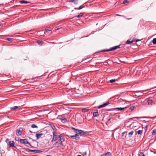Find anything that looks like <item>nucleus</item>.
I'll return each instance as SVG.
<instances>
[{"label": "nucleus", "mask_w": 156, "mask_h": 156, "mask_svg": "<svg viewBox=\"0 0 156 156\" xmlns=\"http://www.w3.org/2000/svg\"><path fill=\"white\" fill-rule=\"evenodd\" d=\"M19 2L21 4H28V5H29L30 3V2H28L24 0L20 1Z\"/></svg>", "instance_id": "11"}, {"label": "nucleus", "mask_w": 156, "mask_h": 156, "mask_svg": "<svg viewBox=\"0 0 156 156\" xmlns=\"http://www.w3.org/2000/svg\"><path fill=\"white\" fill-rule=\"evenodd\" d=\"M84 7V6H82V5L80 6L78 8V9L80 10L82 9V8Z\"/></svg>", "instance_id": "34"}, {"label": "nucleus", "mask_w": 156, "mask_h": 156, "mask_svg": "<svg viewBox=\"0 0 156 156\" xmlns=\"http://www.w3.org/2000/svg\"><path fill=\"white\" fill-rule=\"evenodd\" d=\"M7 40L9 41H12L13 40V39L12 38H8L7 39Z\"/></svg>", "instance_id": "35"}, {"label": "nucleus", "mask_w": 156, "mask_h": 156, "mask_svg": "<svg viewBox=\"0 0 156 156\" xmlns=\"http://www.w3.org/2000/svg\"><path fill=\"white\" fill-rule=\"evenodd\" d=\"M125 133V132H124L122 133V136H123L124 135Z\"/></svg>", "instance_id": "39"}, {"label": "nucleus", "mask_w": 156, "mask_h": 156, "mask_svg": "<svg viewBox=\"0 0 156 156\" xmlns=\"http://www.w3.org/2000/svg\"><path fill=\"white\" fill-rule=\"evenodd\" d=\"M31 152H34L35 153H40L41 152V151L40 150H29Z\"/></svg>", "instance_id": "17"}, {"label": "nucleus", "mask_w": 156, "mask_h": 156, "mask_svg": "<svg viewBox=\"0 0 156 156\" xmlns=\"http://www.w3.org/2000/svg\"><path fill=\"white\" fill-rule=\"evenodd\" d=\"M139 156H145L143 152H140Z\"/></svg>", "instance_id": "33"}, {"label": "nucleus", "mask_w": 156, "mask_h": 156, "mask_svg": "<svg viewBox=\"0 0 156 156\" xmlns=\"http://www.w3.org/2000/svg\"><path fill=\"white\" fill-rule=\"evenodd\" d=\"M129 3V2L127 0L124 1L122 2V3L124 4H127Z\"/></svg>", "instance_id": "27"}, {"label": "nucleus", "mask_w": 156, "mask_h": 156, "mask_svg": "<svg viewBox=\"0 0 156 156\" xmlns=\"http://www.w3.org/2000/svg\"><path fill=\"white\" fill-rule=\"evenodd\" d=\"M62 140H58L55 143V145L57 147H60L62 146Z\"/></svg>", "instance_id": "5"}, {"label": "nucleus", "mask_w": 156, "mask_h": 156, "mask_svg": "<svg viewBox=\"0 0 156 156\" xmlns=\"http://www.w3.org/2000/svg\"><path fill=\"white\" fill-rule=\"evenodd\" d=\"M37 42L38 44H39V45L41 46L43 45V42L42 41L38 40L37 41Z\"/></svg>", "instance_id": "20"}, {"label": "nucleus", "mask_w": 156, "mask_h": 156, "mask_svg": "<svg viewBox=\"0 0 156 156\" xmlns=\"http://www.w3.org/2000/svg\"><path fill=\"white\" fill-rule=\"evenodd\" d=\"M31 127L32 128H38V127L35 124H32L31 125Z\"/></svg>", "instance_id": "24"}, {"label": "nucleus", "mask_w": 156, "mask_h": 156, "mask_svg": "<svg viewBox=\"0 0 156 156\" xmlns=\"http://www.w3.org/2000/svg\"><path fill=\"white\" fill-rule=\"evenodd\" d=\"M47 156H51L48 155H47Z\"/></svg>", "instance_id": "47"}, {"label": "nucleus", "mask_w": 156, "mask_h": 156, "mask_svg": "<svg viewBox=\"0 0 156 156\" xmlns=\"http://www.w3.org/2000/svg\"><path fill=\"white\" fill-rule=\"evenodd\" d=\"M61 121L63 123H65L67 121L66 119L65 118L62 117L61 119Z\"/></svg>", "instance_id": "19"}, {"label": "nucleus", "mask_w": 156, "mask_h": 156, "mask_svg": "<svg viewBox=\"0 0 156 156\" xmlns=\"http://www.w3.org/2000/svg\"><path fill=\"white\" fill-rule=\"evenodd\" d=\"M83 16V13L80 12V13L78 15V16H76V17H77V18H80L81 17H82Z\"/></svg>", "instance_id": "22"}, {"label": "nucleus", "mask_w": 156, "mask_h": 156, "mask_svg": "<svg viewBox=\"0 0 156 156\" xmlns=\"http://www.w3.org/2000/svg\"><path fill=\"white\" fill-rule=\"evenodd\" d=\"M84 154H86V152H85L84 153Z\"/></svg>", "instance_id": "43"}, {"label": "nucleus", "mask_w": 156, "mask_h": 156, "mask_svg": "<svg viewBox=\"0 0 156 156\" xmlns=\"http://www.w3.org/2000/svg\"><path fill=\"white\" fill-rule=\"evenodd\" d=\"M156 138H155V140H154V141H156Z\"/></svg>", "instance_id": "45"}, {"label": "nucleus", "mask_w": 156, "mask_h": 156, "mask_svg": "<svg viewBox=\"0 0 156 156\" xmlns=\"http://www.w3.org/2000/svg\"><path fill=\"white\" fill-rule=\"evenodd\" d=\"M5 141L7 143L8 142V144L9 145V147H15V146H14V142L13 141H9V140L8 139H7Z\"/></svg>", "instance_id": "4"}, {"label": "nucleus", "mask_w": 156, "mask_h": 156, "mask_svg": "<svg viewBox=\"0 0 156 156\" xmlns=\"http://www.w3.org/2000/svg\"><path fill=\"white\" fill-rule=\"evenodd\" d=\"M33 156H37V155H33Z\"/></svg>", "instance_id": "44"}, {"label": "nucleus", "mask_w": 156, "mask_h": 156, "mask_svg": "<svg viewBox=\"0 0 156 156\" xmlns=\"http://www.w3.org/2000/svg\"><path fill=\"white\" fill-rule=\"evenodd\" d=\"M152 43L153 44H156V38H154L153 39L152 41Z\"/></svg>", "instance_id": "28"}, {"label": "nucleus", "mask_w": 156, "mask_h": 156, "mask_svg": "<svg viewBox=\"0 0 156 156\" xmlns=\"http://www.w3.org/2000/svg\"><path fill=\"white\" fill-rule=\"evenodd\" d=\"M136 132L138 134H140L142 133V131L141 130H139Z\"/></svg>", "instance_id": "29"}, {"label": "nucleus", "mask_w": 156, "mask_h": 156, "mask_svg": "<svg viewBox=\"0 0 156 156\" xmlns=\"http://www.w3.org/2000/svg\"><path fill=\"white\" fill-rule=\"evenodd\" d=\"M59 29V28H57V30H58Z\"/></svg>", "instance_id": "46"}, {"label": "nucleus", "mask_w": 156, "mask_h": 156, "mask_svg": "<svg viewBox=\"0 0 156 156\" xmlns=\"http://www.w3.org/2000/svg\"><path fill=\"white\" fill-rule=\"evenodd\" d=\"M18 108V107L17 106H15L11 108V109L15 110Z\"/></svg>", "instance_id": "31"}, {"label": "nucleus", "mask_w": 156, "mask_h": 156, "mask_svg": "<svg viewBox=\"0 0 156 156\" xmlns=\"http://www.w3.org/2000/svg\"><path fill=\"white\" fill-rule=\"evenodd\" d=\"M125 108H121V107L117 108H116V109L117 110H120V111H121V110H124L125 109Z\"/></svg>", "instance_id": "23"}, {"label": "nucleus", "mask_w": 156, "mask_h": 156, "mask_svg": "<svg viewBox=\"0 0 156 156\" xmlns=\"http://www.w3.org/2000/svg\"><path fill=\"white\" fill-rule=\"evenodd\" d=\"M120 48L119 46H115L110 48L109 49L104 50L102 51L106 52L109 51H112Z\"/></svg>", "instance_id": "2"}, {"label": "nucleus", "mask_w": 156, "mask_h": 156, "mask_svg": "<svg viewBox=\"0 0 156 156\" xmlns=\"http://www.w3.org/2000/svg\"><path fill=\"white\" fill-rule=\"evenodd\" d=\"M133 42V41H130L129 40H128L126 42V43L127 44H132Z\"/></svg>", "instance_id": "26"}, {"label": "nucleus", "mask_w": 156, "mask_h": 156, "mask_svg": "<svg viewBox=\"0 0 156 156\" xmlns=\"http://www.w3.org/2000/svg\"><path fill=\"white\" fill-rule=\"evenodd\" d=\"M50 30H49V29H46L45 30V31L46 32H48V31H50Z\"/></svg>", "instance_id": "38"}, {"label": "nucleus", "mask_w": 156, "mask_h": 156, "mask_svg": "<svg viewBox=\"0 0 156 156\" xmlns=\"http://www.w3.org/2000/svg\"><path fill=\"white\" fill-rule=\"evenodd\" d=\"M19 141L22 144H27L31 147H32L30 143L27 141V139H20Z\"/></svg>", "instance_id": "3"}, {"label": "nucleus", "mask_w": 156, "mask_h": 156, "mask_svg": "<svg viewBox=\"0 0 156 156\" xmlns=\"http://www.w3.org/2000/svg\"><path fill=\"white\" fill-rule=\"evenodd\" d=\"M148 104L149 105H151L153 103V101L151 99H149L147 101Z\"/></svg>", "instance_id": "12"}, {"label": "nucleus", "mask_w": 156, "mask_h": 156, "mask_svg": "<svg viewBox=\"0 0 156 156\" xmlns=\"http://www.w3.org/2000/svg\"><path fill=\"white\" fill-rule=\"evenodd\" d=\"M152 134L153 135L156 134V129H154L153 130Z\"/></svg>", "instance_id": "30"}, {"label": "nucleus", "mask_w": 156, "mask_h": 156, "mask_svg": "<svg viewBox=\"0 0 156 156\" xmlns=\"http://www.w3.org/2000/svg\"><path fill=\"white\" fill-rule=\"evenodd\" d=\"M89 110V108H85L82 109V112H83L85 113L88 112Z\"/></svg>", "instance_id": "14"}, {"label": "nucleus", "mask_w": 156, "mask_h": 156, "mask_svg": "<svg viewBox=\"0 0 156 156\" xmlns=\"http://www.w3.org/2000/svg\"><path fill=\"white\" fill-rule=\"evenodd\" d=\"M101 156H111V154L110 152H108L105 154H102Z\"/></svg>", "instance_id": "16"}, {"label": "nucleus", "mask_w": 156, "mask_h": 156, "mask_svg": "<svg viewBox=\"0 0 156 156\" xmlns=\"http://www.w3.org/2000/svg\"><path fill=\"white\" fill-rule=\"evenodd\" d=\"M72 129L74 130V131L77 133L81 134L83 132V130H79L74 128H72Z\"/></svg>", "instance_id": "8"}, {"label": "nucleus", "mask_w": 156, "mask_h": 156, "mask_svg": "<svg viewBox=\"0 0 156 156\" xmlns=\"http://www.w3.org/2000/svg\"><path fill=\"white\" fill-rule=\"evenodd\" d=\"M50 125L51 126V127L52 129L54 130V131L55 130V129H56L55 126H54V125L52 123L51 124H50Z\"/></svg>", "instance_id": "21"}, {"label": "nucleus", "mask_w": 156, "mask_h": 156, "mask_svg": "<svg viewBox=\"0 0 156 156\" xmlns=\"http://www.w3.org/2000/svg\"><path fill=\"white\" fill-rule=\"evenodd\" d=\"M133 131H131L129 133V137H131L133 135Z\"/></svg>", "instance_id": "25"}, {"label": "nucleus", "mask_w": 156, "mask_h": 156, "mask_svg": "<svg viewBox=\"0 0 156 156\" xmlns=\"http://www.w3.org/2000/svg\"><path fill=\"white\" fill-rule=\"evenodd\" d=\"M144 91H136V93H137L135 95V96L140 97L143 95Z\"/></svg>", "instance_id": "6"}, {"label": "nucleus", "mask_w": 156, "mask_h": 156, "mask_svg": "<svg viewBox=\"0 0 156 156\" xmlns=\"http://www.w3.org/2000/svg\"><path fill=\"white\" fill-rule=\"evenodd\" d=\"M74 9H78V8H74Z\"/></svg>", "instance_id": "41"}, {"label": "nucleus", "mask_w": 156, "mask_h": 156, "mask_svg": "<svg viewBox=\"0 0 156 156\" xmlns=\"http://www.w3.org/2000/svg\"><path fill=\"white\" fill-rule=\"evenodd\" d=\"M59 140H62L63 139L62 136L61 135H58L55 130L54 131L53 133V138L51 140V142H53L56 141L58 138Z\"/></svg>", "instance_id": "1"}, {"label": "nucleus", "mask_w": 156, "mask_h": 156, "mask_svg": "<svg viewBox=\"0 0 156 156\" xmlns=\"http://www.w3.org/2000/svg\"><path fill=\"white\" fill-rule=\"evenodd\" d=\"M69 2H73L75 5L78 4V0H69Z\"/></svg>", "instance_id": "18"}, {"label": "nucleus", "mask_w": 156, "mask_h": 156, "mask_svg": "<svg viewBox=\"0 0 156 156\" xmlns=\"http://www.w3.org/2000/svg\"><path fill=\"white\" fill-rule=\"evenodd\" d=\"M29 132H30L31 133H32V132L30 130H29Z\"/></svg>", "instance_id": "42"}, {"label": "nucleus", "mask_w": 156, "mask_h": 156, "mask_svg": "<svg viewBox=\"0 0 156 156\" xmlns=\"http://www.w3.org/2000/svg\"><path fill=\"white\" fill-rule=\"evenodd\" d=\"M109 104V103L108 102H106L105 103H104L103 104L100 105L98 106V108L99 109L103 107H104L107 105H108V104Z\"/></svg>", "instance_id": "9"}, {"label": "nucleus", "mask_w": 156, "mask_h": 156, "mask_svg": "<svg viewBox=\"0 0 156 156\" xmlns=\"http://www.w3.org/2000/svg\"><path fill=\"white\" fill-rule=\"evenodd\" d=\"M118 15L119 16H121V15Z\"/></svg>", "instance_id": "48"}, {"label": "nucleus", "mask_w": 156, "mask_h": 156, "mask_svg": "<svg viewBox=\"0 0 156 156\" xmlns=\"http://www.w3.org/2000/svg\"><path fill=\"white\" fill-rule=\"evenodd\" d=\"M134 106H131L130 107V109L131 110L133 111L134 109Z\"/></svg>", "instance_id": "36"}, {"label": "nucleus", "mask_w": 156, "mask_h": 156, "mask_svg": "<svg viewBox=\"0 0 156 156\" xmlns=\"http://www.w3.org/2000/svg\"><path fill=\"white\" fill-rule=\"evenodd\" d=\"M20 129H22V128H20V129H17L16 131V135L17 136H21V132Z\"/></svg>", "instance_id": "10"}, {"label": "nucleus", "mask_w": 156, "mask_h": 156, "mask_svg": "<svg viewBox=\"0 0 156 156\" xmlns=\"http://www.w3.org/2000/svg\"><path fill=\"white\" fill-rule=\"evenodd\" d=\"M93 116L94 117H97L99 116V114L98 110H96V112H94L93 114Z\"/></svg>", "instance_id": "15"}, {"label": "nucleus", "mask_w": 156, "mask_h": 156, "mask_svg": "<svg viewBox=\"0 0 156 156\" xmlns=\"http://www.w3.org/2000/svg\"><path fill=\"white\" fill-rule=\"evenodd\" d=\"M87 133L83 132H83L81 134L82 135H85V134H87Z\"/></svg>", "instance_id": "37"}, {"label": "nucleus", "mask_w": 156, "mask_h": 156, "mask_svg": "<svg viewBox=\"0 0 156 156\" xmlns=\"http://www.w3.org/2000/svg\"><path fill=\"white\" fill-rule=\"evenodd\" d=\"M70 136L71 138L75 139L76 140H78L80 139V137L77 134H76L74 135Z\"/></svg>", "instance_id": "7"}, {"label": "nucleus", "mask_w": 156, "mask_h": 156, "mask_svg": "<svg viewBox=\"0 0 156 156\" xmlns=\"http://www.w3.org/2000/svg\"><path fill=\"white\" fill-rule=\"evenodd\" d=\"M139 41H140V40L137 39V40H136V42H137Z\"/></svg>", "instance_id": "40"}, {"label": "nucleus", "mask_w": 156, "mask_h": 156, "mask_svg": "<svg viewBox=\"0 0 156 156\" xmlns=\"http://www.w3.org/2000/svg\"><path fill=\"white\" fill-rule=\"evenodd\" d=\"M43 135V133H37L36 134V137L37 139L38 140Z\"/></svg>", "instance_id": "13"}, {"label": "nucleus", "mask_w": 156, "mask_h": 156, "mask_svg": "<svg viewBox=\"0 0 156 156\" xmlns=\"http://www.w3.org/2000/svg\"><path fill=\"white\" fill-rule=\"evenodd\" d=\"M115 80L114 79H112L110 80V82L111 83H112L115 82Z\"/></svg>", "instance_id": "32"}]
</instances>
